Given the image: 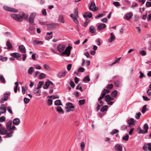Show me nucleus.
Listing matches in <instances>:
<instances>
[{
  "instance_id": "1",
  "label": "nucleus",
  "mask_w": 151,
  "mask_h": 151,
  "mask_svg": "<svg viewBox=\"0 0 151 151\" xmlns=\"http://www.w3.org/2000/svg\"><path fill=\"white\" fill-rule=\"evenodd\" d=\"M21 15L15 14H11L10 16L14 20L19 22H22L23 20V18L25 19H27L28 17V15L22 12L21 13Z\"/></svg>"
},
{
  "instance_id": "2",
  "label": "nucleus",
  "mask_w": 151,
  "mask_h": 151,
  "mask_svg": "<svg viewBox=\"0 0 151 151\" xmlns=\"http://www.w3.org/2000/svg\"><path fill=\"white\" fill-rule=\"evenodd\" d=\"M7 130L5 127H2L0 129V134L1 135H6L4 137V138H8L12 137L14 133V131L9 132H7Z\"/></svg>"
},
{
  "instance_id": "3",
  "label": "nucleus",
  "mask_w": 151,
  "mask_h": 151,
  "mask_svg": "<svg viewBox=\"0 0 151 151\" xmlns=\"http://www.w3.org/2000/svg\"><path fill=\"white\" fill-rule=\"evenodd\" d=\"M12 125V121L9 120L7 122L6 124V129L8 131L12 132L13 130H17V129L15 126L13 125L11 127Z\"/></svg>"
},
{
  "instance_id": "4",
  "label": "nucleus",
  "mask_w": 151,
  "mask_h": 151,
  "mask_svg": "<svg viewBox=\"0 0 151 151\" xmlns=\"http://www.w3.org/2000/svg\"><path fill=\"white\" fill-rule=\"evenodd\" d=\"M149 127L147 123H146L145 124L142 129L141 128L139 127L138 129V133L140 134H144L148 132V130Z\"/></svg>"
},
{
  "instance_id": "5",
  "label": "nucleus",
  "mask_w": 151,
  "mask_h": 151,
  "mask_svg": "<svg viewBox=\"0 0 151 151\" xmlns=\"http://www.w3.org/2000/svg\"><path fill=\"white\" fill-rule=\"evenodd\" d=\"M72 47L70 46H68L65 48V50L63 52L60 53V55L63 56L65 55H66L68 56H69L70 54V51L72 49Z\"/></svg>"
},
{
  "instance_id": "6",
  "label": "nucleus",
  "mask_w": 151,
  "mask_h": 151,
  "mask_svg": "<svg viewBox=\"0 0 151 151\" xmlns=\"http://www.w3.org/2000/svg\"><path fill=\"white\" fill-rule=\"evenodd\" d=\"M75 107L71 103H68L66 104L65 107L66 110L68 112L73 111Z\"/></svg>"
},
{
  "instance_id": "7",
  "label": "nucleus",
  "mask_w": 151,
  "mask_h": 151,
  "mask_svg": "<svg viewBox=\"0 0 151 151\" xmlns=\"http://www.w3.org/2000/svg\"><path fill=\"white\" fill-rule=\"evenodd\" d=\"M3 9H4L6 11L10 12H12L17 13L18 12V10L13 8L11 7H9L7 6H4Z\"/></svg>"
},
{
  "instance_id": "8",
  "label": "nucleus",
  "mask_w": 151,
  "mask_h": 151,
  "mask_svg": "<svg viewBox=\"0 0 151 151\" xmlns=\"http://www.w3.org/2000/svg\"><path fill=\"white\" fill-rule=\"evenodd\" d=\"M65 47V45L62 44H60L57 46V49L60 53H61L63 52Z\"/></svg>"
},
{
  "instance_id": "9",
  "label": "nucleus",
  "mask_w": 151,
  "mask_h": 151,
  "mask_svg": "<svg viewBox=\"0 0 151 151\" xmlns=\"http://www.w3.org/2000/svg\"><path fill=\"white\" fill-rule=\"evenodd\" d=\"M10 55L12 57L16 58L18 60L20 61L21 60V55L18 52H14L11 53Z\"/></svg>"
},
{
  "instance_id": "10",
  "label": "nucleus",
  "mask_w": 151,
  "mask_h": 151,
  "mask_svg": "<svg viewBox=\"0 0 151 151\" xmlns=\"http://www.w3.org/2000/svg\"><path fill=\"white\" fill-rule=\"evenodd\" d=\"M90 10L93 11H96L98 9H96L95 4L94 1H92L89 7Z\"/></svg>"
},
{
  "instance_id": "11",
  "label": "nucleus",
  "mask_w": 151,
  "mask_h": 151,
  "mask_svg": "<svg viewBox=\"0 0 151 151\" xmlns=\"http://www.w3.org/2000/svg\"><path fill=\"white\" fill-rule=\"evenodd\" d=\"M143 149L145 151H151V143L145 144L143 146Z\"/></svg>"
},
{
  "instance_id": "12",
  "label": "nucleus",
  "mask_w": 151,
  "mask_h": 151,
  "mask_svg": "<svg viewBox=\"0 0 151 151\" xmlns=\"http://www.w3.org/2000/svg\"><path fill=\"white\" fill-rule=\"evenodd\" d=\"M36 15V12H33L32 13L29 18V22L31 23H32L34 22V19Z\"/></svg>"
},
{
  "instance_id": "13",
  "label": "nucleus",
  "mask_w": 151,
  "mask_h": 151,
  "mask_svg": "<svg viewBox=\"0 0 151 151\" xmlns=\"http://www.w3.org/2000/svg\"><path fill=\"white\" fill-rule=\"evenodd\" d=\"M114 150L115 151H122V147L119 144H116L114 146Z\"/></svg>"
},
{
  "instance_id": "14",
  "label": "nucleus",
  "mask_w": 151,
  "mask_h": 151,
  "mask_svg": "<svg viewBox=\"0 0 151 151\" xmlns=\"http://www.w3.org/2000/svg\"><path fill=\"white\" fill-rule=\"evenodd\" d=\"M65 75L66 71L64 70L60 72L57 74V76L59 78H62L65 77Z\"/></svg>"
},
{
  "instance_id": "15",
  "label": "nucleus",
  "mask_w": 151,
  "mask_h": 151,
  "mask_svg": "<svg viewBox=\"0 0 151 151\" xmlns=\"http://www.w3.org/2000/svg\"><path fill=\"white\" fill-rule=\"evenodd\" d=\"M132 16L133 14L131 12H129L124 15V18L125 20H129L131 19Z\"/></svg>"
},
{
  "instance_id": "16",
  "label": "nucleus",
  "mask_w": 151,
  "mask_h": 151,
  "mask_svg": "<svg viewBox=\"0 0 151 151\" xmlns=\"http://www.w3.org/2000/svg\"><path fill=\"white\" fill-rule=\"evenodd\" d=\"M105 101L106 102L109 101H111L114 99V98L111 97L109 95H107L105 96Z\"/></svg>"
},
{
  "instance_id": "17",
  "label": "nucleus",
  "mask_w": 151,
  "mask_h": 151,
  "mask_svg": "<svg viewBox=\"0 0 151 151\" xmlns=\"http://www.w3.org/2000/svg\"><path fill=\"white\" fill-rule=\"evenodd\" d=\"M115 37L113 33H110V38L108 39V41L109 42H111L115 40Z\"/></svg>"
},
{
  "instance_id": "18",
  "label": "nucleus",
  "mask_w": 151,
  "mask_h": 151,
  "mask_svg": "<svg viewBox=\"0 0 151 151\" xmlns=\"http://www.w3.org/2000/svg\"><path fill=\"white\" fill-rule=\"evenodd\" d=\"M19 48L21 52L23 53H25L26 52V49L23 45H20L19 47Z\"/></svg>"
},
{
  "instance_id": "19",
  "label": "nucleus",
  "mask_w": 151,
  "mask_h": 151,
  "mask_svg": "<svg viewBox=\"0 0 151 151\" xmlns=\"http://www.w3.org/2000/svg\"><path fill=\"white\" fill-rule=\"evenodd\" d=\"M83 17L84 18H90L92 17V14L90 12H85L83 14Z\"/></svg>"
},
{
  "instance_id": "20",
  "label": "nucleus",
  "mask_w": 151,
  "mask_h": 151,
  "mask_svg": "<svg viewBox=\"0 0 151 151\" xmlns=\"http://www.w3.org/2000/svg\"><path fill=\"white\" fill-rule=\"evenodd\" d=\"M20 122V120L19 118H14L13 120V123L14 125H18Z\"/></svg>"
},
{
  "instance_id": "21",
  "label": "nucleus",
  "mask_w": 151,
  "mask_h": 151,
  "mask_svg": "<svg viewBox=\"0 0 151 151\" xmlns=\"http://www.w3.org/2000/svg\"><path fill=\"white\" fill-rule=\"evenodd\" d=\"M106 25L105 24L101 23L97 26V29L99 30L103 29L106 27Z\"/></svg>"
},
{
  "instance_id": "22",
  "label": "nucleus",
  "mask_w": 151,
  "mask_h": 151,
  "mask_svg": "<svg viewBox=\"0 0 151 151\" xmlns=\"http://www.w3.org/2000/svg\"><path fill=\"white\" fill-rule=\"evenodd\" d=\"M6 106L4 104H2L0 107V110L1 113H5L6 112Z\"/></svg>"
},
{
  "instance_id": "23",
  "label": "nucleus",
  "mask_w": 151,
  "mask_h": 151,
  "mask_svg": "<svg viewBox=\"0 0 151 151\" xmlns=\"http://www.w3.org/2000/svg\"><path fill=\"white\" fill-rule=\"evenodd\" d=\"M70 17L72 18L73 21L76 23L78 24V21L77 18L78 17H76V16H74V14L72 13L70 14Z\"/></svg>"
},
{
  "instance_id": "24",
  "label": "nucleus",
  "mask_w": 151,
  "mask_h": 151,
  "mask_svg": "<svg viewBox=\"0 0 151 151\" xmlns=\"http://www.w3.org/2000/svg\"><path fill=\"white\" fill-rule=\"evenodd\" d=\"M52 32H47V33L46 37H45V39L47 40H49L52 38V35H50L52 34Z\"/></svg>"
},
{
  "instance_id": "25",
  "label": "nucleus",
  "mask_w": 151,
  "mask_h": 151,
  "mask_svg": "<svg viewBox=\"0 0 151 151\" xmlns=\"http://www.w3.org/2000/svg\"><path fill=\"white\" fill-rule=\"evenodd\" d=\"M134 123V119L131 118L129 119L127 121V123L128 124V127H130L132 125H133Z\"/></svg>"
},
{
  "instance_id": "26",
  "label": "nucleus",
  "mask_w": 151,
  "mask_h": 151,
  "mask_svg": "<svg viewBox=\"0 0 151 151\" xmlns=\"http://www.w3.org/2000/svg\"><path fill=\"white\" fill-rule=\"evenodd\" d=\"M8 97L6 96L5 95L3 96H1V99L0 100V102L1 103H3V101H7L8 99Z\"/></svg>"
},
{
  "instance_id": "27",
  "label": "nucleus",
  "mask_w": 151,
  "mask_h": 151,
  "mask_svg": "<svg viewBox=\"0 0 151 151\" xmlns=\"http://www.w3.org/2000/svg\"><path fill=\"white\" fill-rule=\"evenodd\" d=\"M34 44V45H41L43 44V42L41 41H39L38 40H34L33 41Z\"/></svg>"
},
{
  "instance_id": "28",
  "label": "nucleus",
  "mask_w": 151,
  "mask_h": 151,
  "mask_svg": "<svg viewBox=\"0 0 151 151\" xmlns=\"http://www.w3.org/2000/svg\"><path fill=\"white\" fill-rule=\"evenodd\" d=\"M89 30L90 32L93 33H95L96 32V30L94 27L91 25L89 28Z\"/></svg>"
},
{
  "instance_id": "29",
  "label": "nucleus",
  "mask_w": 151,
  "mask_h": 151,
  "mask_svg": "<svg viewBox=\"0 0 151 151\" xmlns=\"http://www.w3.org/2000/svg\"><path fill=\"white\" fill-rule=\"evenodd\" d=\"M115 86L117 87H121L122 85L119 81H117L116 82H114Z\"/></svg>"
},
{
  "instance_id": "30",
  "label": "nucleus",
  "mask_w": 151,
  "mask_h": 151,
  "mask_svg": "<svg viewBox=\"0 0 151 151\" xmlns=\"http://www.w3.org/2000/svg\"><path fill=\"white\" fill-rule=\"evenodd\" d=\"M6 46H7V49H10L12 48V45L11 44L10 41L8 40L6 43Z\"/></svg>"
},
{
  "instance_id": "31",
  "label": "nucleus",
  "mask_w": 151,
  "mask_h": 151,
  "mask_svg": "<svg viewBox=\"0 0 151 151\" xmlns=\"http://www.w3.org/2000/svg\"><path fill=\"white\" fill-rule=\"evenodd\" d=\"M108 106L107 105H105L103 106L101 109V111L103 112L106 111L107 110Z\"/></svg>"
},
{
  "instance_id": "32",
  "label": "nucleus",
  "mask_w": 151,
  "mask_h": 151,
  "mask_svg": "<svg viewBox=\"0 0 151 151\" xmlns=\"http://www.w3.org/2000/svg\"><path fill=\"white\" fill-rule=\"evenodd\" d=\"M49 80H47V81L46 82L45 84L43 87L44 89H47L49 87Z\"/></svg>"
},
{
  "instance_id": "33",
  "label": "nucleus",
  "mask_w": 151,
  "mask_h": 151,
  "mask_svg": "<svg viewBox=\"0 0 151 151\" xmlns=\"http://www.w3.org/2000/svg\"><path fill=\"white\" fill-rule=\"evenodd\" d=\"M106 93H106V92L104 90L103 91L102 93L101 94V96L99 98V101H100V100L102 99H103V97L104 96H105V95Z\"/></svg>"
},
{
  "instance_id": "34",
  "label": "nucleus",
  "mask_w": 151,
  "mask_h": 151,
  "mask_svg": "<svg viewBox=\"0 0 151 151\" xmlns=\"http://www.w3.org/2000/svg\"><path fill=\"white\" fill-rule=\"evenodd\" d=\"M106 93H106V92L104 90L103 91L102 93L101 94V96L99 98V101H100V100L102 99H103V97L104 96H105V95Z\"/></svg>"
},
{
  "instance_id": "35",
  "label": "nucleus",
  "mask_w": 151,
  "mask_h": 151,
  "mask_svg": "<svg viewBox=\"0 0 151 151\" xmlns=\"http://www.w3.org/2000/svg\"><path fill=\"white\" fill-rule=\"evenodd\" d=\"M90 80V78L88 75L86 76L83 78V81L85 83H87L88 81H89Z\"/></svg>"
},
{
  "instance_id": "36",
  "label": "nucleus",
  "mask_w": 151,
  "mask_h": 151,
  "mask_svg": "<svg viewBox=\"0 0 151 151\" xmlns=\"http://www.w3.org/2000/svg\"><path fill=\"white\" fill-rule=\"evenodd\" d=\"M56 110L59 113H64V111L63 110L62 107L60 106H58L57 107Z\"/></svg>"
},
{
  "instance_id": "37",
  "label": "nucleus",
  "mask_w": 151,
  "mask_h": 151,
  "mask_svg": "<svg viewBox=\"0 0 151 151\" xmlns=\"http://www.w3.org/2000/svg\"><path fill=\"white\" fill-rule=\"evenodd\" d=\"M117 91L116 90H114L111 93V95L113 97L116 98L117 96Z\"/></svg>"
},
{
  "instance_id": "38",
  "label": "nucleus",
  "mask_w": 151,
  "mask_h": 151,
  "mask_svg": "<svg viewBox=\"0 0 151 151\" xmlns=\"http://www.w3.org/2000/svg\"><path fill=\"white\" fill-rule=\"evenodd\" d=\"M44 84V82L43 81H40L37 84V88L39 89Z\"/></svg>"
},
{
  "instance_id": "39",
  "label": "nucleus",
  "mask_w": 151,
  "mask_h": 151,
  "mask_svg": "<svg viewBox=\"0 0 151 151\" xmlns=\"http://www.w3.org/2000/svg\"><path fill=\"white\" fill-rule=\"evenodd\" d=\"M33 68L32 67H30L28 69V73L29 74L32 75L33 71Z\"/></svg>"
},
{
  "instance_id": "40",
  "label": "nucleus",
  "mask_w": 151,
  "mask_h": 151,
  "mask_svg": "<svg viewBox=\"0 0 151 151\" xmlns=\"http://www.w3.org/2000/svg\"><path fill=\"white\" fill-rule=\"evenodd\" d=\"M55 104L57 106H59L62 105L61 101L60 100H57L55 101Z\"/></svg>"
},
{
  "instance_id": "41",
  "label": "nucleus",
  "mask_w": 151,
  "mask_h": 151,
  "mask_svg": "<svg viewBox=\"0 0 151 151\" xmlns=\"http://www.w3.org/2000/svg\"><path fill=\"white\" fill-rule=\"evenodd\" d=\"M121 58V57H119L118 58H116L115 60V61L113 63H112L111 65V66H112L113 65L116 64V63L118 62H119V60H120V59Z\"/></svg>"
},
{
  "instance_id": "42",
  "label": "nucleus",
  "mask_w": 151,
  "mask_h": 151,
  "mask_svg": "<svg viewBox=\"0 0 151 151\" xmlns=\"http://www.w3.org/2000/svg\"><path fill=\"white\" fill-rule=\"evenodd\" d=\"M8 111L12 115L13 114V112L12 110V108L10 106H8L7 108Z\"/></svg>"
},
{
  "instance_id": "43",
  "label": "nucleus",
  "mask_w": 151,
  "mask_h": 151,
  "mask_svg": "<svg viewBox=\"0 0 151 151\" xmlns=\"http://www.w3.org/2000/svg\"><path fill=\"white\" fill-rule=\"evenodd\" d=\"M59 20L61 23H64V20L62 16L60 15L59 17Z\"/></svg>"
},
{
  "instance_id": "44",
  "label": "nucleus",
  "mask_w": 151,
  "mask_h": 151,
  "mask_svg": "<svg viewBox=\"0 0 151 151\" xmlns=\"http://www.w3.org/2000/svg\"><path fill=\"white\" fill-rule=\"evenodd\" d=\"M0 80L2 83H6V81L5 78L2 75L0 76Z\"/></svg>"
},
{
  "instance_id": "45",
  "label": "nucleus",
  "mask_w": 151,
  "mask_h": 151,
  "mask_svg": "<svg viewBox=\"0 0 151 151\" xmlns=\"http://www.w3.org/2000/svg\"><path fill=\"white\" fill-rule=\"evenodd\" d=\"M90 22V20L88 19H86V22H84L83 24V26L85 27H86L88 25V23Z\"/></svg>"
},
{
  "instance_id": "46",
  "label": "nucleus",
  "mask_w": 151,
  "mask_h": 151,
  "mask_svg": "<svg viewBox=\"0 0 151 151\" xmlns=\"http://www.w3.org/2000/svg\"><path fill=\"white\" fill-rule=\"evenodd\" d=\"M73 12L75 14H74V16H76V17H78L77 8H75L74 9Z\"/></svg>"
},
{
  "instance_id": "47",
  "label": "nucleus",
  "mask_w": 151,
  "mask_h": 151,
  "mask_svg": "<svg viewBox=\"0 0 151 151\" xmlns=\"http://www.w3.org/2000/svg\"><path fill=\"white\" fill-rule=\"evenodd\" d=\"M113 4L116 7H118L120 6V4L118 1L113 2Z\"/></svg>"
},
{
  "instance_id": "48",
  "label": "nucleus",
  "mask_w": 151,
  "mask_h": 151,
  "mask_svg": "<svg viewBox=\"0 0 151 151\" xmlns=\"http://www.w3.org/2000/svg\"><path fill=\"white\" fill-rule=\"evenodd\" d=\"M50 51L56 54H58L60 55V53H57V52H56L54 48L52 47H51L50 48Z\"/></svg>"
},
{
  "instance_id": "49",
  "label": "nucleus",
  "mask_w": 151,
  "mask_h": 151,
  "mask_svg": "<svg viewBox=\"0 0 151 151\" xmlns=\"http://www.w3.org/2000/svg\"><path fill=\"white\" fill-rule=\"evenodd\" d=\"M81 148L82 151H83L85 148V143L83 142H82L81 144Z\"/></svg>"
},
{
  "instance_id": "50",
  "label": "nucleus",
  "mask_w": 151,
  "mask_h": 151,
  "mask_svg": "<svg viewBox=\"0 0 151 151\" xmlns=\"http://www.w3.org/2000/svg\"><path fill=\"white\" fill-rule=\"evenodd\" d=\"M147 106L146 105H144L142 107V113H144L146 111V108Z\"/></svg>"
},
{
  "instance_id": "51",
  "label": "nucleus",
  "mask_w": 151,
  "mask_h": 151,
  "mask_svg": "<svg viewBox=\"0 0 151 151\" xmlns=\"http://www.w3.org/2000/svg\"><path fill=\"white\" fill-rule=\"evenodd\" d=\"M141 115V113L139 112L137 113L136 114L135 117L136 119H139L140 118V117Z\"/></svg>"
},
{
  "instance_id": "52",
  "label": "nucleus",
  "mask_w": 151,
  "mask_h": 151,
  "mask_svg": "<svg viewBox=\"0 0 151 151\" xmlns=\"http://www.w3.org/2000/svg\"><path fill=\"white\" fill-rule=\"evenodd\" d=\"M95 42L96 43V44L98 46H100L101 45V42H100V39L99 38H98L96 40Z\"/></svg>"
},
{
  "instance_id": "53",
  "label": "nucleus",
  "mask_w": 151,
  "mask_h": 151,
  "mask_svg": "<svg viewBox=\"0 0 151 151\" xmlns=\"http://www.w3.org/2000/svg\"><path fill=\"white\" fill-rule=\"evenodd\" d=\"M129 137V135L127 134L125 136L123 137V139L125 141H127Z\"/></svg>"
},
{
  "instance_id": "54",
  "label": "nucleus",
  "mask_w": 151,
  "mask_h": 151,
  "mask_svg": "<svg viewBox=\"0 0 151 151\" xmlns=\"http://www.w3.org/2000/svg\"><path fill=\"white\" fill-rule=\"evenodd\" d=\"M24 102L27 104L29 102L30 99L29 98L25 97L24 98Z\"/></svg>"
},
{
  "instance_id": "55",
  "label": "nucleus",
  "mask_w": 151,
  "mask_h": 151,
  "mask_svg": "<svg viewBox=\"0 0 151 151\" xmlns=\"http://www.w3.org/2000/svg\"><path fill=\"white\" fill-rule=\"evenodd\" d=\"M6 119V118L5 116H2L0 118V122H1L4 121Z\"/></svg>"
},
{
  "instance_id": "56",
  "label": "nucleus",
  "mask_w": 151,
  "mask_h": 151,
  "mask_svg": "<svg viewBox=\"0 0 151 151\" xmlns=\"http://www.w3.org/2000/svg\"><path fill=\"white\" fill-rule=\"evenodd\" d=\"M85 101L84 99H82L80 100L79 102L80 105H82L84 104Z\"/></svg>"
},
{
  "instance_id": "57",
  "label": "nucleus",
  "mask_w": 151,
  "mask_h": 151,
  "mask_svg": "<svg viewBox=\"0 0 151 151\" xmlns=\"http://www.w3.org/2000/svg\"><path fill=\"white\" fill-rule=\"evenodd\" d=\"M22 93L23 94H24L26 92H27L26 89H25L23 86L22 87Z\"/></svg>"
},
{
  "instance_id": "58",
  "label": "nucleus",
  "mask_w": 151,
  "mask_h": 151,
  "mask_svg": "<svg viewBox=\"0 0 151 151\" xmlns=\"http://www.w3.org/2000/svg\"><path fill=\"white\" fill-rule=\"evenodd\" d=\"M84 54L87 58H91V56L88 52H85L84 53Z\"/></svg>"
},
{
  "instance_id": "59",
  "label": "nucleus",
  "mask_w": 151,
  "mask_h": 151,
  "mask_svg": "<svg viewBox=\"0 0 151 151\" xmlns=\"http://www.w3.org/2000/svg\"><path fill=\"white\" fill-rule=\"evenodd\" d=\"M113 87V85L112 84H110L108 85L107 86L106 88L108 89H111Z\"/></svg>"
},
{
  "instance_id": "60",
  "label": "nucleus",
  "mask_w": 151,
  "mask_h": 151,
  "mask_svg": "<svg viewBox=\"0 0 151 151\" xmlns=\"http://www.w3.org/2000/svg\"><path fill=\"white\" fill-rule=\"evenodd\" d=\"M70 86L72 88H73L75 86V84L74 82L71 81H70Z\"/></svg>"
},
{
  "instance_id": "61",
  "label": "nucleus",
  "mask_w": 151,
  "mask_h": 151,
  "mask_svg": "<svg viewBox=\"0 0 151 151\" xmlns=\"http://www.w3.org/2000/svg\"><path fill=\"white\" fill-rule=\"evenodd\" d=\"M78 72H83L85 71V69L81 67L78 69Z\"/></svg>"
},
{
  "instance_id": "62",
  "label": "nucleus",
  "mask_w": 151,
  "mask_h": 151,
  "mask_svg": "<svg viewBox=\"0 0 151 151\" xmlns=\"http://www.w3.org/2000/svg\"><path fill=\"white\" fill-rule=\"evenodd\" d=\"M102 106V104H97V107L96 108V109L97 111H99V110L101 108Z\"/></svg>"
},
{
  "instance_id": "63",
  "label": "nucleus",
  "mask_w": 151,
  "mask_h": 151,
  "mask_svg": "<svg viewBox=\"0 0 151 151\" xmlns=\"http://www.w3.org/2000/svg\"><path fill=\"white\" fill-rule=\"evenodd\" d=\"M140 53L142 56H145L147 54L146 52L144 50L141 51L140 52Z\"/></svg>"
},
{
  "instance_id": "64",
  "label": "nucleus",
  "mask_w": 151,
  "mask_h": 151,
  "mask_svg": "<svg viewBox=\"0 0 151 151\" xmlns=\"http://www.w3.org/2000/svg\"><path fill=\"white\" fill-rule=\"evenodd\" d=\"M142 97L143 99L145 101H149L150 100V98H148L147 97L145 96H143Z\"/></svg>"
}]
</instances>
